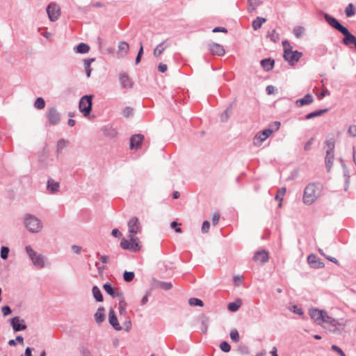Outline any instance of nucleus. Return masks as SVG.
Segmentation results:
<instances>
[{
	"label": "nucleus",
	"instance_id": "obj_1",
	"mask_svg": "<svg viewBox=\"0 0 356 356\" xmlns=\"http://www.w3.org/2000/svg\"><path fill=\"white\" fill-rule=\"evenodd\" d=\"M324 19L330 26L343 35L344 38L342 39V44L346 46L353 44L356 49V37L346 26H343L335 17L327 13L324 14Z\"/></svg>",
	"mask_w": 356,
	"mask_h": 356
},
{
	"label": "nucleus",
	"instance_id": "obj_2",
	"mask_svg": "<svg viewBox=\"0 0 356 356\" xmlns=\"http://www.w3.org/2000/svg\"><path fill=\"white\" fill-rule=\"evenodd\" d=\"M321 184L319 183H310L305 188L303 195V202L305 204L311 205L320 196Z\"/></svg>",
	"mask_w": 356,
	"mask_h": 356
},
{
	"label": "nucleus",
	"instance_id": "obj_3",
	"mask_svg": "<svg viewBox=\"0 0 356 356\" xmlns=\"http://www.w3.org/2000/svg\"><path fill=\"white\" fill-rule=\"evenodd\" d=\"M309 314L310 317L318 324H321L322 323H328L332 325L335 326L337 324V321L334 318H332L329 316L327 313L318 309H311L309 311Z\"/></svg>",
	"mask_w": 356,
	"mask_h": 356
},
{
	"label": "nucleus",
	"instance_id": "obj_4",
	"mask_svg": "<svg viewBox=\"0 0 356 356\" xmlns=\"http://www.w3.org/2000/svg\"><path fill=\"white\" fill-rule=\"evenodd\" d=\"M26 228L31 233H38L42 229L41 220L32 214H26L24 218Z\"/></svg>",
	"mask_w": 356,
	"mask_h": 356
},
{
	"label": "nucleus",
	"instance_id": "obj_5",
	"mask_svg": "<svg viewBox=\"0 0 356 356\" xmlns=\"http://www.w3.org/2000/svg\"><path fill=\"white\" fill-rule=\"evenodd\" d=\"M25 250L31 260L33 264L38 268L41 269L44 267L46 258L41 254H38L31 245H26Z\"/></svg>",
	"mask_w": 356,
	"mask_h": 356
},
{
	"label": "nucleus",
	"instance_id": "obj_6",
	"mask_svg": "<svg viewBox=\"0 0 356 356\" xmlns=\"http://www.w3.org/2000/svg\"><path fill=\"white\" fill-rule=\"evenodd\" d=\"M120 246L124 250H128L134 252L140 250L139 238L136 237L135 235H129V240L123 238L121 240Z\"/></svg>",
	"mask_w": 356,
	"mask_h": 356
},
{
	"label": "nucleus",
	"instance_id": "obj_7",
	"mask_svg": "<svg viewBox=\"0 0 356 356\" xmlns=\"http://www.w3.org/2000/svg\"><path fill=\"white\" fill-rule=\"evenodd\" d=\"M92 95L83 96L79 103V111L85 117L89 116L92 108Z\"/></svg>",
	"mask_w": 356,
	"mask_h": 356
},
{
	"label": "nucleus",
	"instance_id": "obj_8",
	"mask_svg": "<svg viewBox=\"0 0 356 356\" xmlns=\"http://www.w3.org/2000/svg\"><path fill=\"white\" fill-rule=\"evenodd\" d=\"M47 118L49 125H56L60 122V113L55 107H49L47 112Z\"/></svg>",
	"mask_w": 356,
	"mask_h": 356
},
{
	"label": "nucleus",
	"instance_id": "obj_9",
	"mask_svg": "<svg viewBox=\"0 0 356 356\" xmlns=\"http://www.w3.org/2000/svg\"><path fill=\"white\" fill-rule=\"evenodd\" d=\"M302 56V53L298 51V50L292 51L290 48L284 53V58L285 60L288 61L289 63L291 65H294V63H297Z\"/></svg>",
	"mask_w": 356,
	"mask_h": 356
},
{
	"label": "nucleus",
	"instance_id": "obj_10",
	"mask_svg": "<svg viewBox=\"0 0 356 356\" xmlns=\"http://www.w3.org/2000/svg\"><path fill=\"white\" fill-rule=\"evenodd\" d=\"M9 323L15 332L25 330L27 327L25 321L20 318L19 316L10 318Z\"/></svg>",
	"mask_w": 356,
	"mask_h": 356
},
{
	"label": "nucleus",
	"instance_id": "obj_11",
	"mask_svg": "<svg viewBox=\"0 0 356 356\" xmlns=\"http://www.w3.org/2000/svg\"><path fill=\"white\" fill-rule=\"evenodd\" d=\"M272 134V130L271 129H264L261 131H259L257 133L254 139H253V144L255 146H260L262 143L266 140L270 135Z\"/></svg>",
	"mask_w": 356,
	"mask_h": 356
},
{
	"label": "nucleus",
	"instance_id": "obj_12",
	"mask_svg": "<svg viewBox=\"0 0 356 356\" xmlns=\"http://www.w3.org/2000/svg\"><path fill=\"white\" fill-rule=\"evenodd\" d=\"M129 235H136L141 232L139 220L137 217L131 218L128 222Z\"/></svg>",
	"mask_w": 356,
	"mask_h": 356
},
{
	"label": "nucleus",
	"instance_id": "obj_13",
	"mask_svg": "<svg viewBox=\"0 0 356 356\" xmlns=\"http://www.w3.org/2000/svg\"><path fill=\"white\" fill-rule=\"evenodd\" d=\"M47 13L49 19L51 22H54L60 16V8L56 4L50 3L47 8Z\"/></svg>",
	"mask_w": 356,
	"mask_h": 356
},
{
	"label": "nucleus",
	"instance_id": "obj_14",
	"mask_svg": "<svg viewBox=\"0 0 356 356\" xmlns=\"http://www.w3.org/2000/svg\"><path fill=\"white\" fill-rule=\"evenodd\" d=\"M103 289L104 291L111 296L112 298H123V293L122 292L118 291L116 289L113 287L111 284L109 282H106L103 284Z\"/></svg>",
	"mask_w": 356,
	"mask_h": 356
},
{
	"label": "nucleus",
	"instance_id": "obj_15",
	"mask_svg": "<svg viewBox=\"0 0 356 356\" xmlns=\"http://www.w3.org/2000/svg\"><path fill=\"white\" fill-rule=\"evenodd\" d=\"M144 139V136L140 134H134L130 138L129 147L131 149H138Z\"/></svg>",
	"mask_w": 356,
	"mask_h": 356
},
{
	"label": "nucleus",
	"instance_id": "obj_16",
	"mask_svg": "<svg viewBox=\"0 0 356 356\" xmlns=\"http://www.w3.org/2000/svg\"><path fill=\"white\" fill-rule=\"evenodd\" d=\"M108 322L117 331H120L123 328L120 325L117 316L113 309H111L108 312Z\"/></svg>",
	"mask_w": 356,
	"mask_h": 356
},
{
	"label": "nucleus",
	"instance_id": "obj_17",
	"mask_svg": "<svg viewBox=\"0 0 356 356\" xmlns=\"http://www.w3.org/2000/svg\"><path fill=\"white\" fill-rule=\"evenodd\" d=\"M307 262L313 268H321L324 267V263L321 261L316 255L311 254L307 257Z\"/></svg>",
	"mask_w": 356,
	"mask_h": 356
},
{
	"label": "nucleus",
	"instance_id": "obj_18",
	"mask_svg": "<svg viewBox=\"0 0 356 356\" xmlns=\"http://www.w3.org/2000/svg\"><path fill=\"white\" fill-rule=\"evenodd\" d=\"M60 183L58 181H56L52 178H49L47 181V191L51 193L55 194L59 191Z\"/></svg>",
	"mask_w": 356,
	"mask_h": 356
},
{
	"label": "nucleus",
	"instance_id": "obj_19",
	"mask_svg": "<svg viewBox=\"0 0 356 356\" xmlns=\"http://www.w3.org/2000/svg\"><path fill=\"white\" fill-rule=\"evenodd\" d=\"M268 253L265 250L257 251L254 257L253 260L256 262L266 263L268 260Z\"/></svg>",
	"mask_w": 356,
	"mask_h": 356
},
{
	"label": "nucleus",
	"instance_id": "obj_20",
	"mask_svg": "<svg viewBox=\"0 0 356 356\" xmlns=\"http://www.w3.org/2000/svg\"><path fill=\"white\" fill-rule=\"evenodd\" d=\"M209 50L213 55L223 56L225 53L223 47L218 43H211L209 44Z\"/></svg>",
	"mask_w": 356,
	"mask_h": 356
},
{
	"label": "nucleus",
	"instance_id": "obj_21",
	"mask_svg": "<svg viewBox=\"0 0 356 356\" xmlns=\"http://www.w3.org/2000/svg\"><path fill=\"white\" fill-rule=\"evenodd\" d=\"M314 102V97L312 95L308 93L302 98L298 99L296 101V104L298 107H301L305 105H309Z\"/></svg>",
	"mask_w": 356,
	"mask_h": 356
},
{
	"label": "nucleus",
	"instance_id": "obj_22",
	"mask_svg": "<svg viewBox=\"0 0 356 356\" xmlns=\"http://www.w3.org/2000/svg\"><path fill=\"white\" fill-rule=\"evenodd\" d=\"M120 83L124 88H132L133 83L127 73H120L119 76Z\"/></svg>",
	"mask_w": 356,
	"mask_h": 356
},
{
	"label": "nucleus",
	"instance_id": "obj_23",
	"mask_svg": "<svg viewBox=\"0 0 356 356\" xmlns=\"http://www.w3.org/2000/svg\"><path fill=\"white\" fill-rule=\"evenodd\" d=\"M118 48L119 57L124 58L129 51V45L127 42L122 41L119 42Z\"/></svg>",
	"mask_w": 356,
	"mask_h": 356
},
{
	"label": "nucleus",
	"instance_id": "obj_24",
	"mask_svg": "<svg viewBox=\"0 0 356 356\" xmlns=\"http://www.w3.org/2000/svg\"><path fill=\"white\" fill-rule=\"evenodd\" d=\"M234 103H231L220 115V120L222 122H227L232 114L234 108Z\"/></svg>",
	"mask_w": 356,
	"mask_h": 356
},
{
	"label": "nucleus",
	"instance_id": "obj_25",
	"mask_svg": "<svg viewBox=\"0 0 356 356\" xmlns=\"http://www.w3.org/2000/svg\"><path fill=\"white\" fill-rule=\"evenodd\" d=\"M261 67L266 70V71H270L271 70L275 64V60L270 58H264L261 60L260 62Z\"/></svg>",
	"mask_w": 356,
	"mask_h": 356
},
{
	"label": "nucleus",
	"instance_id": "obj_26",
	"mask_svg": "<svg viewBox=\"0 0 356 356\" xmlns=\"http://www.w3.org/2000/svg\"><path fill=\"white\" fill-rule=\"evenodd\" d=\"M334 152H326V156H325V166H326L327 170L328 172L332 168V164H333V161H334Z\"/></svg>",
	"mask_w": 356,
	"mask_h": 356
},
{
	"label": "nucleus",
	"instance_id": "obj_27",
	"mask_svg": "<svg viewBox=\"0 0 356 356\" xmlns=\"http://www.w3.org/2000/svg\"><path fill=\"white\" fill-rule=\"evenodd\" d=\"M199 318L201 321L202 332L206 333L209 323V318L205 314H201Z\"/></svg>",
	"mask_w": 356,
	"mask_h": 356
},
{
	"label": "nucleus",
	"instance_id": "obj_28",
	"mask_svg": "<svg viewBox=\"0 0 356 356\" xmlns=\"http://www.w3.org/2000/svg\"><path fill=\"white\" fill-rule=\"evenodd\" d=\"M104 308L99 307L95 314V319L97 323L100 324L105 320Z\"/></svg>",
	"mask_w": 356,
	"mask_h": 356
},
{
	"label": "nucleus",
	"instance_id": "obj_29",
	"mask_svg": "<svg viewBox=\"0 0 356 356\" xmlns=\"http://www.w3.org/2000/svg\"><path fill=\"white\" fill-rule=\"evenodd\" d=\"M328 111H329V108L314 111L313 112H311V113L307 114L305 116V120H310L314 118L321 116V115H323L324 113L328 112Z\"/></svg>",
	"mask_w": 356,
	"mask_h": 356
},
{
	"label": "nucleus",
	"instance_id": "obj_30",
	"mask_svg": "<svg viewBox=\"0 0 356 356\" xmlns=\"http://www.w3.org/2000/svg\"><path fill=\"white\" fill-rule=\"evenodd\" d=\"M92 296L97 302H102L104 300L102 293L97 286H92Z\"/></svg>",
	"mask_w": 356,
	"mask_h": 356
},
{
	"label": "nucleus",
	"instance_id": "obj_31",
	"mask_svg": "<svg viewBox=\"0 0 356 356\" xmlns=\"http://www.w3.org/2000/svg\"><path fill=\"white\" fill-rule=\"evenodd\" d=\"M341 165H342V168L343 169V177H345V187H344V190L345 191H347L348 188V185H349V183H350V175H349V171L346 165V164L343 163V161H341Z\"/></svg>",
	"mask_w": 356,
	"mask_h": 356
},
{
	"label": "nucleus",
	"instance_id": "obj_32",
	"mask_svg": "<svg viewBox=\"0 0 356 356\" xmlns=\"http://www.w3.org/2000/svg\"><path fill=\"white\" fill-rule=\"evenodd\" d=\"M74 50L79 54H86L90 50V47L86 43L81 42L74 47Z\"/></svg>",
	"mask_w": 356,
	"mask_h": 356
},
{
	"label": "nucleus",
	"instance_id": "obj_33",
	"mask_svg": "<svg viewBox=\"0 0 356 356\" xmlns=\"http://www.w3.org/2000/svg\"><path fill=\"white\" fill-rule=\"evenodd\" d=\"M263 1L261 0H248V12L252 13L256 8L261 5Z\"/></svg>",
	"mask_w": 356,
	"mask_h": 356
},
{
	"label": "nucleus",
	"instance_id": "obj_34",
	"mask_svg": "<svg viewBox=\"0 0 356 356\" xmlns=\"http://www.w3.org/2000/svg\"><path fill=\"white\" fill-rule=\"evenodd\" d=\"M165 42H166V40L163 41L162 42H161L160 44H159L156 46V47L154 50V56H156V57L159 56L163 53V51L165 50V49L169 46V44L165 45Z\"/></svg>",
	"mask_w": 356,
	"mask_h": 356
},
{
	"label": "nucleus",
	"instance_id": "obj_35",
	"mask_svg": "<svg viewBox=\"0 0 356 356\" xmlns=\"http://www.w3.org/2000/svg\"><path fill=\"white\" fill-rule=\"evenodd\" d=\"M266 22V19L262 17H257L253 22H252V28L254 31H257L259 29L263 23Z\"/></svg>",
	"mask_w": 356,
	"mask_h": 356
},
{
	"label": "nucleus",
	"instance_id": "obj_36",
	"mask_svg": "<svg viewBox=\"0 0 356 356\" xmlns=\"http://www.w3.org/2000/svg\"><path fill=\"white\" fill-rule=\"evenodd\" d=\"M95 61V58H87L83 60L84 68L86 70L87 77H90L92 72V68L90 67V65L92 62Z\"/></svg>",
	"mask_w": 356,
	"mask_h": 356
},
{
	"label": "nucleus",
	"instance_id": "obj_37",
	"mask_svg": "<svg viewBox=\"0 0 356 356\" xmlns=\"http://www.w3.org/2000/svg\"><path fill=\"white\" fill-rule=\"evenodd\" d=\"M266 38L270 39V41L273 42H277L280 40V35L276 31L275 29L272 30L271 31H268L266 34Z\"/></svg>",
	"mask_w": 356,
	"mask_h": 356
},
{
	"label": "nucleus",
	"instance_id": "obj_38",
	"mask_svg": "<svg viewBox=\"0 0 356 356\" xmlns=\"http://www.w3.org/2000/svg\"><path fill=\"white\" fill-rule=\"evenodd\" d=\"M68 145V141L65 139H60L56 145V152L57 154L61 153L62 150L65 149Z\"/></svg>",
	"mask_w": 356,
	"mask_h": 356
},
{
	"label": "nucleus",
	"instance_id": "obj_39",
	"mask_svg": "<svg viewBox=\"0 0 356 356\" xmlns=\"http://www.w3.org/2000/svg\"><path fill=\"white\" fill-rule=\"evenodd\" d=\"M345 13L347 17H350L355 14V8L352 3H349L346 6L345 9Z\"/></svg>",
	"mask_w": 356,
	"mask_h": 356
},
{
	"label": "nucleus",
	"instance_id": "obj_40",
	"mask_svg": "<svg viewBox=\"0 0 356 356\" xmlns=\"http://www.w3.org/2000/svg\"><path fill=\"white\" fill-rule=\"evenodd\" d=\"M241 304V301L229 302L227 305V309L230 312H236L240 308Z\"/></svg>",
	"mask_w": 356,
	"mask_h": 356
},
{
	"label": "nucleus",
	"instance_id": "obj_41",
	"mask_svg": "<svg viewBox=\"0 0 356 356\" xmlns=\"http://www.w3.org/2000/svg\"><path fill=\"white\" fill-rule=\"evenodd\" d=\"M156 284L157 286L165 291L170 290L172 287V283L168 282L158 281Z\"/></svg>",
	"mask_w": 356,
	"mask_h": 356
},
{
	"label": "nucleus",
	"instance_id": "obj_42",
	"mask_svg": "<svg viewBox=\"0 0 356 356\" xmlns=\"http://www.w3.org/2000/svg\"><path fill=\"white\" fill-rule=\"evenodd\" d=\"M34 106L37 109H43L45 107L44 99L42 97H38L34 102Z\"/></svg>",
	"mask_w": 356,
	"mask_h": 356
},
{
	"label": "nucleus",
	"instance_id": "obj_43",
	"mask_svg": "<svg viewBox=\"0 0 356 356\" xmlns=\"http://www.w3.org/2000/svg\"><path fill=\"white\" fill-rule=\"evenodd\" d=\"M188 304L191 306H199L202 307L204 305V302L202 300L197 298H191L188 300Z\"/></svg>",
	"mask_w": 356,
	"mask_h": 356
},
{
	"label": "nucleus",
	"instance_id": "obj_44",
	"mask_svg": "<svg viewBox=\"0 0 356 356\" xmlns=\"http://www.w3.org/2000/svg\"><path fill=\"white\" fill-rule=\"evenodd\" d=\"M135 277V274L132 271H124L123 274V279L127 282H131Z\"/></svg>",
	"mask_w": 356,
	"mask_h": 356
},
{
	"label": "nucleus",
	"instance_id": "obj_45",
	"mask_svg": "<svg viewBox=\"0 0 356 356\" xmlns=\"http://www.w3.org/2000/svg\"><path fill=\"white\" fill-rule=\"evenodd\" d=\"M325 144L328 147V149L326 152H334L335 141L334 138H331L325 140Z\"/></svg>",
	"mask_w": 356,
	"mask_h": 356
},
{
	"label": "nucleus",
	"instance_id": "obj_46",
	"mask_svg": "<svg viewBox=\"0 0 356 356\" xmlns=\"http://www.w3.org/2000/svg\"><path fill=\"white\" fill-rule=\"evenodd\" d=\"M9 252H10V249L8 247L2 246L1 248V251H0L1 257L4 260L7 259L8 257Z\"/></svg>",
	"mask_w": 356,
	"mask_h": 356
},
{
	"label": "nucleus",
	"instance_id": "obj_47",
	"mask_svg": "<svg viewBox=\"0 0 356 356\" xmlns=\"http://www.w3.org/2000/svg\"><path fill=\"white\" fill-rule=\"evenodd\" d=\"M304 31H305L304 27H302V26H296V27H295L293 29V33L294 34V35L297 38H300L302 36Z\"/></svg>",
	"mask_w": 356,
	"mask_h": 356
},
{
	"label": "nucleus",
	"instance_id": "obj_48",
	"mask_svg": "<svg viewBox=\"0 0 356 356\" xmlns=\"http://www.w3.org/2000/svg\"><path fill=\"white\" fill-rule=\"evenodd\" d=\"M229 336H230V338L231 339L235 342V343H237L240 340V337H239V334H238V332L236 330H232L231 332H230V334H229Z\"/></svg>",
	"mask_w": 356,
	"mask_h": 356
},
{
	"label": "nucleus",
	"instance_id": "obj_49",
	"mask_svg": "<svg viewBox=\"0 0 356 356\" xmlns=\"http://www.w3.org/2000/svg\"><path fill=\"white\" fill-rule=\"evenodd\" d=\"M119 312L120 315L126 313V302L124 300V297L122 298H120Z\"/></svg>",
	"mask_w": 356,
	"mask_h": 356
},
{
	"label": "nucleus",
	"instance_id": "obj_50",
	"mask_svg": "<svg viewBox=\"0 0 356 356\" xmlns=\"http://www.w3.org/2000/svg\"><path fill=\"white\" fill-rule=\"evenodd\" d=\"M280 124H281L279 121L273 122L269 124V127L267 129H271L273 134L274 131H277L280 129Z\"/></svg>",
	"mask_w": 356,
	"mask_h": 356
},
{
	"label": "nucleus",
	"instance_id": "obj_51",
	"mask_svg": "<svg viewBox=\"0 0 356 356\" xmlns=\"http://www.w3.org/2000/svg\"><path fill=\"white\" fill-rule=\"evenodd\" d=\"M220 348L224 353H228L231 350L230 345L225 341L220 343Z\"/></svg>",
	"mask_w": 356,
	"mask_h": 356
},
{
	"label": "nucleus",
	"instance_id": "obj_52",
	"mask_svg": "<svg viewBox=\"0 0 356 356\" xmlns=\"http://www.w3.org/2000/svg\"><path fill=\"white\" fill-rule=\"evenodd\" d=\"M290 310L292 312H293V313H295L296 314H298L300 316H303L304 315L303 310L301 308L298 307L296 305H292V307L290 308Z\"/></svg>",
	"mask_w": 356,
	"mask_h": 356
},
{
	"label": "nucleus",
	"instance_id": "obj_53",
	"mask_svg": "<svg viewBox=\"0 0 356 356\" xmlns=\"http://www.w3.org/2000/svg\"><path fill=\"white\" fill-rule=\"evenodd\" d=\"M133 108L130 106L125 107L122 111L123 116L129 118L133 115Z\"/></svg>",
	"mask_w": 356,
	"mask_h": 356
},
{
	"label": "nucleus",
	"instance_id": "obj_54",
	"mask_svg": "<svg viewBox=\"0 0 356 356\" xmlns=\"http://www.w3.org/2000/svg\"><path fill=\"white\" fill-rule=\"evenodd\" d=\"M286 193V188L284 187H282V188H280L278 191H277V193L276 194L275 197V200H282V196L284 195V194Z\"/></svg>",
	"mask_w": 356,
	"mask_h": 356
},
{
	"label": "nucleus",
	"instance_id": "obj_55",
	"mask_svg": "<svg viewBox=\"0 0 356 356\" xmlns=\"http://www.w3.org/2000/svg\"><path fill=\"white\" fill-rule=\"evenodd\" d=\"M209 228H210V222L207 220L204 221L202 223V228H201L202 232L203 234L207 233L209 230Z\"/></svg>",
	"mask_w": 356,
	"mask_h": 356
},
{
	"label": "nucleus",
	"instance_id": "obj_56",
	"mask_svg": "<svg viewBox=\"0 0 356 356\" xmlns=\"http://www.w3.org/2000/svg\"><path fill=\"white\" fill-rule=\"evenodd\" d=\"M124 330L127 332L129 331L131 327V322L129 317H127L124 322Z\"/></svg>",
	"mask_w": 356,
	"mask_h": 356
},
{
	"label": "nucleus",
	"instance_id": "obj_57",
	"mask_svg": "<svg viewBox=\"0 0 356 356\" xmlns=\"http://www.w3.org/2000/svg\"><path fill=\"white\" fill-rule=\"evenodd\" d=\"M348 134L352 137H356V125H350L348 130Z\"/></svg>",
	"mask_w": 356,
	"mask_h": 356
},
{
	"label": "nucleus",
	"instance_id": "obj_58",
	"mask_svg": "<svg viewBox=\"0 0 356 356\" xmlns=\"http://www.w3.org/2000/svg\"><path fill=\"white\" fill-rule=\"evenodd\" d=\"M332 350L337 353L341 356H346L344 352L337 345H332L331 347Z\"/></svg>",
	"mask_w": 356,
	"mask_h": 356
},
{
	"label": "nucleus",
	"instance_id": "obj_59",
	"mask_svg": "<svg viewBox=\"0 0 356 356\" xmlns=\"http://www.w3.org/2000/svg\"><path fill=\"white\" fill-rule=\"evenodd\" d=\"M314 140V138L312 137L305 144L304 146V150L307 152L311 149L312 145Z\"/></svg>",
	"mask_w": 356,
	"mask_h": 356
},
{
	"label": "nucleus",
	"instance_id": "obj_60",
	"mask_svg": "<svg viewBox=\"0 0 356 356\" xmlns=\"http://www.w3.org/2000/svg\"><path fill=\"white\" fill-rule=\"evenodd\" d=\"M3 316H8L12 313V309L8 305H5L1 308Z\"/></svg>",
	"mask_w": 356,
	"mask_h": 356
},
{
	"label": "nucleus",
	"instance_id": "obj_61",
	"mask_svg": "<svg viewBox=\"0 0 356 356\" xmlns=\"http://www.w3.org/2000/svg\"><path fill=\"white\" fill-rule=\"evenodd\" d=\"M330 95V92L328 90V89L327 88H324L323 90V91L318 95V98L319 99H323L325 96H327V95Z\"/></svg>",
	"mask_w": 356,
	"mask_h": 356
},
{
	"label": "nucleus",
	"instance_id": "obj_62",
	"mask_svg": "<svg viewBox=\"0 0 356 356\" xmlns=\"http://www.w3.org/2000/svg\"><path fill=\"white\" fill-rule=\"evenodd\" d=\"M151 295L150 291H147L146 294L143 297L141 300V305H145L148 302V297Z\"/></svg>",
	"mask_w": 356,
	"mask_h": 356
},
{
	"label": "nucleus",
	"instance_id": "obj_63",
	"mask_svg": "<svg viewBox=\"0 0 356 356\" xmlns=\"http://www.w3.org/2000/svg\"><path fill=\"white\" fill-rule=\"evenodd\" d=\"M220 215L218 213H215L212 216L211 221L213 225H216L218 222Z\"/></svg>",
	"mask_w": 356,
	"mask_h": 356
},
{
	"label": "nucleus",
	"instance_id": "obj_64",
	"mask_svg": "<svg viewBox=\"0 0 356 356\" xmlns=\"http://www.w3.org/2000/svg\"><path fill=\"white\" fill-rule=\"evenodd\" d=\"M82 356H93L87 348H83L81 350Z\"/></svg>",
	"mask_w": 356,
	"mask_h": 356
}]
</instances>
